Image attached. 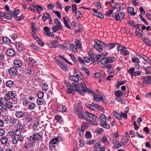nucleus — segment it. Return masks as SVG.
I'll return each instance as SVG.
<instances>
[{
  "label": "nucleus",
  "instance_id": "nucleus-12",
  "mask_svg": "<svg viewBox=\"0 0 151 151\" xmlns=\"http://www.w3.org/2000/svg\"><path fill=\"white\" fill-rule=\"evenodd\" d=\"M141 79L143 80V82L147 84H150L151 83V78L150 76H148L145 77H142Z\"/></svg>",
  "mask_w": 151,
  "mask_h": 151
},
{
  "label": "nucleus",
  "instance_id": "nucleus-8",
  "mask_svg": "<svg viewBox=\"0 0 151 151\" xmlns=\"http://www.w3.org/2000/svg\"><path fill=\"white\" fill-rule=\"evenodd\" d=\"M11 14L10 15L13 17L14 18L18 21H20L23 18L21 16H19L18 15L19 14V12H18V9L17 12L15 11H13L11 13V11L10 12Z\"/></svg>",
  "mask_w": 151,
  "mask_h": 151
},
{
  "label": "nucleus",
  "instance_id": "nucleus-26",
  "mask_svg": "<svg viewBox=\"0 0 151 151\" xmlns=\"http://www.w3.org/2000/svg\"><path fill=\"white\" fill-rule=\"evenodd\" d=\"M23 106H25L26 107L27 106L26 108H24V110L25 111H27L28 108V100L27 98H24L23 99Z\"/></svg>",
  "mask_w": 151,
  "mask_h": 151
},
{
  "label": "nucleus",
  "instance_id": "nucleus-50",
  "mask_svg": "<svg viewBox=\"0 0 151 151\" xmlns=\"http://www.w3.org/2000/svg\"><path fill=\"white\" fill-rule=\"evenodd\" d=\"M139 17L140 18L141 20L145 23L146 25L148 24V23L145 19L142 16L141 14H139Z\"/></svg>",
  "mask_w": 151,
  "mask_h": 151
},
{
  "label": "nucleus",
  "instance_id": "nucleus-34",
  "mask_svg": "<svg viewBox=\"0 0 151 151\" xmlns=\"http://www.w3.org/2000/svg\"><path fill=\"white\" fill-rule=\"evenodd\" d=\"M2 41L5 44H9L11 40L7 37H4L2 39Z\"/></svg>",
  "mask_w": 151,
  "mask_h": 151
},
{
  "label": "nucleus",
  "instance_id": "nucleus-57",
  "mask_svg": "<svg viewBox=\"0 0 151 151\" xmlns=\"http://www.w3.org/2000/svg\"><path fill=\"white\" fill-rule=\"evenodd\" d=\"M8 93L9 96L10 98L13 99L15 98V94L12 91H9Z\"/></svg>",
  "mask_w": 151,
  "mask_h": 151
},
{
  "label": "nucleus",
  "instance_id": "nucleus-18",
  "mask_svg": "<svg viewBox=\"0 0 151 151\" xmlns=\"http://www.w3.org/2000/svg\"><path fill=\"white\" fill-rule=\"evenodd\" d=\"M58 64L59 67L63 70L66 71L68 70L67 67L60 60L58 61Z\"/></svg>",
  "mask_w": 151,
  "mask_h": 151
},
{
  "label": "nucleus",
  "instance_id": "nucleus-44",
  "mask_svg": "<svg viewBox=\"0 0 151 151\" xmlns=\"http://www.w3.org/2000/svg\"><path fill=\"white\" fill-rule=\"evenodd\" d=\"M100 125L101 127L105 128L107 129H109L110 128V125L109 124H108L107 123L105 122L104 123L100 124Z\"/></svg>",
  "mask_w": 151,
  "mask_h": 151
},
{
  "label": "nucleus",
  "instance_id": "nucleus-4",
  "mask_svg": "<svg viewBox=\"0 0 151 151\" xmlns=\"http://www.w3.org/2000/svg\"><path fill=\"white\" fill-rule=\"evenodd\" d=\"M55 23L56 25H54L52 28V29L54 32H55L59 29L62 30V25L60 22L58 20L57 18H55Z\"/></svg>",
  "mask_w": 151,
  "mask_h": 151
},
{
  "label": "nucleus",
  "instance_id": "nucleus-36",
  "mask_svg": "<svg viewBox=\"0 0 151 151\" xmlns=\"http://www.w3.org/2000/svg\"><path fill=\"white\" fill-rule=\"evenodd\" d=\"M8 138L6 137H3L1 139V141L2 144L3 145L6 144L8 141Z\"/></svg>",
  "mask_w": 151,
  "mask_h": 151
},
{
  "label": "nucleus",
  "instance_id": "nucleus-37",
  "mask_svg": "<svg viewBox=\"0 0 151 151\" xmlns=\"http://www.w3.org/2000/svg\"><path fill=\"white\" fill-rule=\"evenodd\" d=\"M10 98L8 93L6 94L4 96V97H2V100H4V102L7 101L10 99Z\"/></svg>",
  "mask_w": 151,
  "mask_h": 151
},
{
  "label": "nucleus",
  "instance_id": "nucleus-27",
  "mask_svg": "<svg viewBox=\"0 0 151 151\" xmlns=\"http://www.w3.org/2000/svg\"><path fill=\"white\" fill-rule=\"evenodd\" d=\"M15 126L17 127L16 129L18 130H21L23 129L24 127L20 122H19L16 124L15 125Z\"/></svg>",
  "mask_w": 151,
  "mask_h": 151
},
{
  "label": "nucleus",
  "instance_id": "nucleus-21",
  "mask_svg": "<svg viewBox=\"0 0 151 151\" xmlns=\"http://www.w3.org/2000/svg\"><path fill=\"white\" fill-rule=\"evenodd\" d=\"M59 45V42L58 41L56 40L52 41L50 44V47L52 48H56Z\"/></svg>",
  "mask_w": 151,
  "mask_h": 151
},
{
  "label": "nucleus",
  "instance_id": "nucleus-38",
  "mask_svg": "<svg viewBox=\"0 0 151 151\" xmlns=\"http://www.w3.org/2000/svg\"><path fill=\"white\" fill-rule=\"evenodd\" d=\"M36 61L33 59L29 58V64L31 66H33L36 65Z\"/></svg>",
  "mask_w": 151,
  "mask_h": 151
},
{
  "label": "nucleus",
  "instance_id": "nucleus-6",
  "mask_svg": "<svg viewBox=\"0 0 151 151\" xmlns=\"http://www.w3.org/2000/svg\"><path fill=\"white\" fill-rule=\"evenodd\" d=\"M64 83L66 87L67 88V91L68 93H72L74 91V89L73 88V83L72 84H70L67 81H65Z\"/></svg>",
  "mask_w": 151,
  "mask_h": 151
},
{
  "label": "nucleus",
  "instance_id": "nucleus-35",
  "mask_svg": "<svg viewBox=\"0 0 151 151\" xmlns=\"http://www.w3.org/2000/svg\"><path fill=\"white\" fill-rule=\"evenodd\" d=\"M13 82L11 80L8 81L6 82V86L7 87L10 88L12 87L13 86Z\"/></svg>",
  "mask_w": 151,
  "mask_h": 151
},
{
  "label": "nucleus",
  "instance_id": "nucleus-47",
  "mask_svg": "<svg viewBox=\"0 0 151 151\" xmlns=\"http://www.w3.org/2000/svg\"><path fill=\"white\" fill-rule=\"evenodd\" d=\"M108 63H110L113 62L115 60V58L114 57H110L107 58Z\"/></svg>",
  "mask_w": 151,
  "mask_h": 151
},
{
  "label": "nucleus",
  "instance_id": "nucleus-10",
  "mask_svg": "<svg viewBox=\"0 0 151 151\" xmlns=\"http://www.w3.org/2000/svg\"><path fill=\"white\" fill-rule=\"evenodd\" d=\"M80 75L78 74H77L76 76H70L69 77V78L70 80L72 81L75 83H77L79 81V76L81 75L83 76L82 75L81 73H80Z\"/></svg>",
  "mask_w": 151,
  "mask_h": 151
},
{
  "label": "nucleus",
  "instance_id": "nucleus-23",
  "mask_svg": "<svg viewBox=\"0 0 151 151\" xmlns=\"http://www.w3.org/2000/svg\"><path fill=\"white\" fill-rule=\"evenodd\" d=\"M14 64L15 67L17 68H19L22 65V63L21 61L17 59L14 60Z\"/></svg>",
  "mask_w": 151,
  "mask_h": 151
},
{
  "label": "nucleus",
  "instance_id": "nucleus-33",
  "mask_svg": "<svg viewBox=\"0 0 151 151\" xmlns=\"http://www.w3.org/2000/svg\"><path fill=\"white\" fill-rule=\"evenodd\" d=\"M135 33L136 35L140 37H141L142 36L143 32L140 29H136L135 31Z\"/></svg>",
  "mask_w": 151,
  "mask_h": 151
},
{
  "label": "nucleus",
  "instance_id": "nucleus-52",
  "mask_svg": "<svg viewBox=\"0 0 151 151\" xmlns=\"http://www.w3.org/2000/svg\"><path fill=\"white\" fill-rule=\"evenodd\" d=\"M55 119L58 121L59 123H61L63 122V120L62 118L58 115L55 116Z\"/></svg>",
  "mask_w": 151,
  "mask_h": 151
},
{
  "label": "nucleus",
  "instance_id": "nucleus-41",
  "mask_svg": "<svg viewBox=\"0 0 151 151\" xmlns=\"http://www.w3.org/2000/svg\"><path fill=\"white\" fill-rule=\"evenodd\" d=\"M4 103L6 105L7 109H11L12 108L13 105L10 102H4Z\"/></svg>",
  "mask_w": 151,
  "mask_h": 151
},
{
  "label": "nucleus",
  "instance_id": "nucleus-48",
  "mask_svg": "<svg viewBox=\"0 0 151 151\" xmlns=\"http://www.w3.org/2000/svg\"><path fill=\"white\" fill-rule=\"evenodd\" d=\"M17 120L16 118H12L9 120V123L12 124H15L17 122Z\"/></svg>",
  "mask_w": 151,
  "mask_h": 151
},
{
  "label": "nucleus",
  "instance_id": "nucleus-13",
  "mask_svg": "<svg viewBox=\"0 0 151 151\" xmlns=\"http://www.w3.org/2000/svg\"><path fill=\"white\" fill-rule=\"evenodd\" d=\"M62 141V138L60 136L57 137L55 138L50 140L49 142L50 144L54 145L57 142Z\"/></svg>",
  "mask_w": 151,
  "mask_h": 151
},
{
  "label": "nucleus",
  "instance_id": "nucleus-7",
  "mask_svg": "<svg viewBox=\"0 0 151 151\" xmlns=\"http://www.w3.org/2000/svg\"><path fill=\"white\" fill-rule=\"evenodd\" d=\"M125 15L123 12H120L116 14V12L112 14V16L115 18L116 21H119L124 18Z\"/></svg>",
  "mask_w": 151,
  "mask_h": 151
},
{
  "label": "nucleus",
  "instance_id": "nucleus-5",
  "mask_svg": "<svg viewBox=\"0 0 151 151\" xmlns=\"http://www.w3.org/2000/svg\"><path fill=\"white\" fill-rule=\"evenodd\" d=\"M42 137L40 132L35 133L30 136L29 138V141L31 142L34 143L35 142L36 140L39 141L40 140Z\"/></svg>",
  "mask_w": 151,
  "mask_h": 151
},
{
  "label": "nucleus",
  "instance_id": "nucleus-24",
  "mask_svg": "<svg viewBox=\"0 0 151 151\" xmlns=\"http://www.w3.org/2000/svg\"><path fill=\"white\" fill-rule=\"evenodd\" d=\"M58 110L60 112H64L66 111L67 108L65 106L60 105L58 106Z\"/></svg>",
  "mask_w": 151,
  "mask_h": 151
},
{
  "label": "nucleus",
  "instance_id": "nucleus-40",
  "mask_svg": "<svg viewBox=\"0 0 151 151\" xmlns=\"http://www.w3.org/2000/svg\"><path fill=\"white\" fill-rule=\"evenodd\" d=\"M44 102V100L43 98H38L37 100V103L38 105L43 104Z\"/></svg>",
  "mask_w": 151,
  "mask_h": 151
},
{
  "label": "nucleus",
  "instance_id": "nucleus-1",
  "mask_svg": "<svg viewBox=\"0 0 151 151\" xmlns=\"http://www.w3.org/2000/svg\"><path fill=\"white\" fill-rule=\"evenodd\" d=\"M95 43L94 44L93 46V47L100 52L103 51V47H106L107 48L111 49L115 46V43L106 45L103 42L97 40H95Z\"/></svg>",
  "mask_w": 151,
  "mask_h": 151
},
{
  "label": "nucleus",
  "instance_id": "nucleus-63",
  "mask_svg": "<svg viewBox=\"0 0 151 151\" xmlns=\"http://www.w3.org/2000/svg\"><path fill=\"white\" fill-rule=\"evenodd\" d=\"M52 11L53 13H55L56 14L58 18H61V14L58 11L56 12L54 10H52Z\"/></svg>",
  "mask_w": 151,
  "mask_h": 151
},
{
  "label": "nucleus",
  "instance_id": "nucleus-11",
  "mask_svg": "<svg viewBox=\"0 0 151 151\" xmlns=\"http://www.w3.org/2000/svg\"><path fill=\"white\" fill-rule=\"evenodd\" d=\"M17 72V69L15 67L11 68L8 70L9 74L11 76L16 75Z\"/></svg>",
  "mask_w": 151,
  "mask_h": 151
},
{
  "label": "nucleus",
  "instance_id": "nucleus-53",
  "mask_svg": "<svg viewBox=\"0 0 151 151\" xmlns=\"http://www.w3.org/2000/svg\"><path fill=\"white\" fill-rule=\"evenodd\" d=\"M42 88L43 91H47L48 89L47 84L45 83H43L42 85Z\"/></svg>",
  "mask_w": 151,
  "mask_h": 151
},
{
  "label": "nucleus",
  "instance_id": "nucleus-58",
  "mask_svg": "<svg viewBox=\"0 0 151 151\" xmlns=\"http://www.w3.org/2000/svg\"><path fill=\"white\" fill-rule=\"evenodd\" d=\"M38 98H43L44 97V93L42 91L39 92L37 94Z\"/></svg>",
  "mask_w": 151,
  "mask_h": 151
},
{
  "label": "nucleus",
  "instance_id": "nucleus-39",
  "mask_svg": "<svg viewBox=\"0 0 151 151\" xmlns=\"http://www.w3.org/2000/svg\"><path fill=\"white\" fill-rule=\"evenodd\" d=\"M113 114L117 119L119 120H120L122 119V117L120 114L116 111H113Z\"/></svg>",
  "mask_w": 151,
  "mask_h": 151
},
{
  "label": "nucleus",
  "instance_id": "nucleus-25",
  "mask_svg": "<svg viewBox=\"0 0 151 151\" xmlns=\"http://www.w3.org/2000/svg\"><path fill=\"white\" fill-rule=\"evenodd\" d=\"M100 120L101 122L102 123H104L106 122V117L105 114L102 113L100 116Z\"/></svg>",
  "mask_w": 151,
  "mask_h": 151
},
{
  "label": "nucleus",
  "instance_id": "nucleus-20",
  "mask_svg": "<svg viewBox=\"0 0 151 151\" xmlns=\"http://www.w3.org/2000/svg\"><path fill=\"white\" fill-rule=\"evenodd\" d=\"M15 46L17 50V51L19 52H21L23 49V45L21 43H16Z\"/></svg>",
  "mask_w": 151,
  "mask_h": 151
},
{
  "label": "nucleus",
  "instance_id": "nucleus-17",
  "mask_svg": "<svg viewBox=\"0 0 151 151\" xmlns=\"http://www.w3.org/2000/svg\"><path fill=\"white\" fill-rule=\"evenodd\" d=\"M32 6L35 8L37 11V12L38 14H40V12L42 11L43 10V8L40 5H36L35 4H32L30 6Z\"/></svg>",
  "mask_w": 151,
  "mask_h": 151
},
{
  "label": "nucleus",
  "instance_id": "nucleus-29",
  "mask_svg": "<svg viewBox=\"0 0 151 151\" xmlns=\"http://www.w3.org/2000/svg\"><path fill=\"white\" fill-rule=\"evenodd\" d=\"M50 15L49 13H46L44 14L42 17V19L44 22H45L47 19L50 18Z\"/></svg>",
  "mask_w": 151,
  "mask_h": 151
},
{
  "label": "nucleus",
  "instance_id": "nucleus-49",
  "mask_svg": "<svg viewBox=\"0 0 151 151\" xmlns=\"http://www.w3.org/2000/svg\"><path fill=\"white\" fill-rule=\"evenodd\" d=\"M15 135V136H19L21 134V131L20 130L16 129L14 131Z\"/></svg>",
  "mask_w": 151,
  "mask_h": 151
},
{
  "label": "nucleus",
  "instance_id": "nucleus-31",
  "mask_svg": "<svg viewBox=\"0 0 151 151\" xmlns=\"http://www.w3.org/2000/svg\"><path fill=\"white\" fill-rule=\"evenodd\" d=\"M107 60V57H103L101 59L100 61L102 65H105L106 63H108Z\"/></svg>",
  "mask_w": 151,
  "mask_h": 151
},
{
  "label": "nucleus",
  "instance_id": "nucleus-55",
  "mask_svg": "<svg viewBox=\"0 0 151 151\" xmlns=\"http://www.w3.org/2000/svg\"><path fill=\"white\" fill-rule=\"evenodd\" d=\"M135 69L134 68H131L129 69L128 72L132 76H133L132 74L134 73L135 71H134Z\"/></svg>",
  "mask_w": 151,
  "mask_h": 151
},
{
  "label": "nucleus",
  "instance_id": "nucleus-15",
  "mask_svg": "<svg viewBox=\"0 0 151 151\" xmlns=\"http://www.w3.org/2000/svg\"><path fill=\"white\" fill-rule=\"evenodd\" d=\"M6 54L9 56L12 57L15 55V51L12 49H9L7 50L6 52Z\"/></svg>",
  "mask_w": 151,
  "mask_h": 151
},
{
  "label": "nucleus",
  "instance_id": "nucleus-46",
  "mask_svg": "<svg viewBox=\"0 0 151 151\" xmlns=\"http://www.w3.org/2000/svg\"><path fill=\"white\" fill-rule=\"evenodd\" d=\"M14 131H10L8 132V134L12 139L16 138V136L15 135Z\"/></svg>",
  "mask_w": 151,
  "mask_h": 151
},
{
  "label": "nucleus",
  "instance_id": "nucleus-56",
  "mask_svg": "<svg viewBox=\"0 0 151 151\" xmlns=\"http://www.w3.org/2000/svg\"><path fill=\"white\" fill-rule=\"evenodd\" d=\"M122 53L124 55L126 56L129 54V52L128 50H127L126 48V49H125V50H123L122 51Z\"/></svg>",
  "mask_w": 151,
  "mask_h": 151
},
{
  "label": "nucleus",
  "instance_id": "nucleus-32",
  "mask_svg": "<svg viewBox=\"0 0 151 151\" xmlns=\"http://www.w3.org/2000/svg\"><path fill=\"white\" fill-rule=\"evenodd\" d=\"M142 40L145 44L151 47V41L149 39L146 37H144L142 38Z\"/></svg>",
  "mask_w": 151,
  "mask_h": 151
},
{
  "label": "nucleus",
  "instance_id": "nucleus-16",
  "mask_svg": "<svg viewBox=\"0 0 151 151\" xmlns=\"http://www.w3.org/2000/svg\"><path fill=\"white\" fill-rule=\"evenodd\" d=\"M0 17H4L8 19H12V16L7 13L0 12Z\"/></svg>",
  "mask_w": 151,
  "mask_h": 151
},
{
  "label": "nucleus",
  "instance_id": "nucleus-3",
  "mask_svg": "<svg viewBox=\"0 0 151 151\" xmlns=\"http://www.w3.org/2000/svg\"><path fill=\"white\" fill-rule=\"evenodd\" d=\"M73 85L75 88L76 90L81 95H83L84 94V92H86L87 91L86 86L83 82H82L81 84L82 90H81L80 88L78 87L77 84H76V83H73Z\"/></svg>",
  "mask_w": 151,
  "mask_h": 151
},
{
  "label": "nucleus",
  "instance_id": "nucleus-2",
  "mask_svg": "<svg viewBox=\"0 0 151 151\" xmlns=\"http://www.w3.org/2000/svg\"><path fill=\"white\" fill-rule=\"evenodd\" d=\"M75 113L81 119H83L87 122H91V120L86 118L87 111L85 112L81 107H78L75 109Z\"/></svg>",
  "mask_w": 151,
  "mask_h": 151
},
{
  "label": "nucleus",
  "instance_id": "nucleus-42",
  "mask_svg": "<svg viewBox=\"0 0 151 151\" xmlns=\"http://www.w3.org/2000/svg\"><path fill=\"white\" fill-rule=\"evenodd\" d=\"M128 138L126 135H124L123 137V138L121 140L122 142L123 143H127L128 141Z\"/></svg>",
  "mask_w": 151,
  "mask_h": 151
},
{
  "label": "nucleus",
  "instance_id": "nucleus-19",
  "mask_svg": "<svg viewBox=\"0 0 151 151\" xmlns=\"http://www.w3.org/2000/svg\"><path fill=\"white\" fill-rule=\"evenodd\" d=\"M123 94V92L120 90L114 91V94L116 96L115 99H118V98L121 96Z\"/></svg>",
  "mask_w": 151,
  "mask_h": 151
},
{
  "label": "nucleus",
  "instance_id": "nucleus-54",
  "mask_svg": "<svg viewBox=\"0 0 151 151\" xmlns=\"http://www.w3.org/2000/svg\"><path fill=\"white\" fill-rule=\"evenodd\" d=\"M76 41V43L77 46L79 48H80L81 47V42L78 40L76 39L75 40Z\"/></svg>",
  "mask_w": 151,
  "mask_h": 151
},
{
  "label": "nucleus",
  "instance_id": "nucleus-28",
  "mask_svg": "<svg viewBox=\"0 0 151 151\" xmlns=\"http://www.w3.org/2000/svg\"><path fill=\"white\" fill-rule=\"evenodd\" d=\"M88 53L90 60H91L92 62H94L95 59L93 53L92 52L90 51L88 52Z\"/></svg>",
  "mask_w": 151,
  "mask_h": 151
},
{
  "label": "nucleus",
  "instance_id": "nucleus-43",
  "mask_svg": "<svg viewBox=\"0 0 151 151\" xmlns=\"http://www.w3.org/2000/svg\"><path fill=\"white\" fill-rule=\"evenodd\" d=\"M127 23L133 27H136V23L134 22L131 20H128L127 21Z\"/></svg>",
  "mask_w": 151,
  "mask_h": 151
},
{
  "label": "nucleus",
  "instance_id": "nucleus-59",
  "mask_svg": "<svg viewBox=\"0 0 151 151\" xmlns=\"http://www.w3.org/2000/svg\"><path fill=\"white\" fill-rule=\"evenodd\" d=\"M72 8L73 12L75 13L77 10V6L76 4H73L72 6Z\"/></svg>",
  "mask_w": 151,
  "mask_h": 151
},
{
  "label": "nucleus",
  "instance_id": "nucleus-62",
  "mask_svg": "<svg viewBox=\"0 0 151 151\" xmlns=\"http://www.w3.org/2000/svg\"><path fill=\"white\" fill-rule=\"evenodd\" d=\"M132 62L134 63L136 62L137 63H138L140 62V61L139 59L136 57L134 58H132Z\"/></svg>",
  "mask_w": 151,
  "mask_h": 151
},
{
  "label": "nucleus",
  "instance_id": "nucleus-9",
  "mask_svg": "<svg viewBox=\"0 0 151 151\" xmlns=\"http://www.w3.org/2000/svg\"><path fill=\"white\" fill-rule=\"evenodd\" d=\"M38 29V27H36L35 23L33 22H32L31 24V30L32 31L31 32V34L32 37L33 36H35L34 35L37 32Z\"/></svg>",
  "mask_w": 151,
  "mask_h": 151
},
{
  "label": "nucleus",
  "instance_id": "nucleus-60",
  "mask_svg": "<svg viewBox=\"0 0 151 151\" xmlns=\"http://www.w3.org/2000/svg\"><path fill=\"white\" fill-rule=\"evenodd\" d=\"M35 107V104L34 103H31L29 105V109L31 110H32Z\"/></svg>",
  "mask_w": 151,
  "mask_h": 151
},
{
  "label": "nucleus",
  "instance_id": "nucleus-64",
  "mask_svg": "<svg viewBox=\"0 0 151 151\" xmlns=\"http://www.w3.org/2000/svg\"><path fill=\"white\" fill-rule=\"evenodd\" d=\"M86 137L88 139L91 138V133L90 132H86L85 134Z\"/></svg>",
  "mask_w": 151,
  "mask_h": 151
},
{
  "label": "nucleus",
  "instance_id": "nucleus-45",
  "mask_svg": "<svg viewBox=\"0 0 151 151\" xmlns=\"http://www.w3.org/2000/svg\"><path fill=\"white\" fill-rule=\"evenodd\" d=\"M82 13L80 11H77L75 14L76 17L77 19H79L82 17Z\"/></svg>",
  "mask_w": 151,
  "mask_h": 151
},
{
  "label": "nucleus",
  "instance_id": "nucleus-30",
  "mask_svg": "<svg viewBox=\"0 0 151 151\" xmlns=\"http://www.w3.org/2000/svg\"><path fill=\"white\" fill-rule=\"evenodd\" d=\"M70 48L73 51L76 53L77 52V47L74 44H70Z\"/></svg>",
  "mask_w": 151,
  "mask_h": 151
},
{
  "label": "nucleus",
  "instance_id": "nucleus-22",
  "mask_svg": "<svg viewBox=\"0 0 151 151\" xmlns=\"http://www.w3.org/2000/svg\"><path fill=\"white\" fill-rule=\"evenodd\" d=\"M33 38L36 40L39 45L41 46H43L44 45V43L41 39L39 38L38 37L33 36Z\"/></svg>",
  "mask_w": 151,
  "mask_h": 151
},
{
  "label": "nucleus",
  "instance_id": "nucleus-51",
  "mask_svg": "<svg viewBox=\"0 0 151 151\" xmlns=\"http://www.w3.org/2000/svg\"><path fill=\"white\" fill-rule=\"evenodd\" d=\"M82 69L83 71L86 72V73L87 74V75L89 76L90 75V73L89 72V70L87 68L85 67H83L82 68Z\"/></svg>",
  "mask_w": 151,
  "mask_h": 151
},
{
  "label": "nucleus",
  "instance_id": "nucleus-61",
  "mask_svg": "<svg viewBox=\"0 0 151 151\" xmlns=\"http://www.w3.org/2000/svg\"><path fill=\"white\" fill-rule=\"evenodd\" d=\"M87 128V126L86 123H84L82 125L81 130L84 132L85 130Z\"/></svg>",
  "mask_w": 151,
  "mask_h": 151
},
{
  "label": "nucleus",
  "instance_id": "nucleus-14",
  "mask_svg": "<svg viewBox=\"0 0 151 151\" xmlns=\"http://www.w3.org/2000/svg\"><path fill=\"white\" fill-rule=\"evenodd\" d=\"M28 111H26V112L19 111L16 112L15 115L17 117L20 118L26 115Z\"/></svg>",
  "mask_w": 151,
  "mask_h": 151
}]
</instances>
